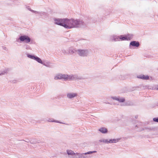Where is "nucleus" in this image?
<instances>
[{
    "instance_id": "nucleus-1",
    "label": "nucleus",
    "mask_w": 158,
    "mask_h": 158,
    "mask_svg": "<svg viewBox=\"0 0 158 158\" xmlns=\"http://www.w3.org/2000/svg\"><path fill=\"white\" fill-rule=\"evenodd\" d=\"M84 24V22L81 19L65 18L64 28L67 29L77 28L81 27Z\"/></svg>"
},
{
    "instance_id": "nucleus-12",
    "label": "nucleus",
    "mask_w": 158,
    "mask_h": 158,
    "mask_svg": "<svg viewBox=\"0 0 158 158\" xmlns=\"http://www.w3.org/2000/svg\"><path fill=\"white\" fill-rule=\"evenodd\" d=\"M130 48H131L130 46H133L138 47L139 46V42L135 41H133L130 43Z\"/></svg>"
},
{
    "instance_id": "nucleus-23",
    "label": "nucleus",
    "mask_w": 158,
    "mask_h": 158,
    "mask_svg": "<svg viewBox=\"0 0 158 158\" xmlns=\"http://www.w3.org/2000/svg\"><path fill=\"white\" fill-rule=\"evenodd\" d=\"M48 121L49 122H55V123H62V124L63 123L60 122L56 120H54L53 119H49L48 120Z\"/></svg>"
},
{
    "instance_id": "nucleus-19",
    "label": "nucleus",
    "mask_w": 158,
    "mask_h": 158,
    "mask_svg": "<svg viewBox=\"0 0 158 158\" xmlns=\"http://www.w3.org/2000/svg\"><path fill=\"white\" fill-rule=\"evenodd\" d=\"M8 71V70L7 69H5L0 71V76H2L7 73Z\"/></svg>"
},
{
    "instance_id": "nucleus-15",
    "label": "nucleus",
    "mask_w": 158,
    "mask_h": 158,
    "mask_svg": "<svg viewBox=\"0 0 158 158\" xmlns=\"http://www.w3.org/2000/svg\"><path fill=\"white\" fill-rule=\"evenodd\" d=\"M42 64L47 67L50 68L52 66V63L48 61L45 62L43 61V64Z\"/></svg>"
},
{
    "instance_id": "nucleus-24",
    "label": "nucleus",
    "mask_w": 158,
    "mask_h": 158,
    "mask_svg": "<svg viewBox=\"0 0 158 158\" xmlns=\"http://www.w3.org/2000/svg\"><path fill=\"white\" fill-rule=\"evenodd\" d=\"M126 35V37H127V40H130L131 39L133 38V35L132 34H127V35Z\"/></svg>"
},
{
    "instance_id": "nucleus-4",
    "label": "nucleus",
    "mask_w": 158,
    "mask_h": 158,
    "mask_svg": "<svg viewBox=\"0 0 158 158\" xmlns=\"http://www.w3.org/2000/svg\"><path fill=\"white\" fill-rule=\"evenodd\" d=\"M96 151H89L84 153H76V155L72 157V158H88L87 156H85V155L87 154H91L92 153L97 152Z\"/></svg>"
},
{
    "instance_id": "nucleus-7",
    "label": "nucleus",
    "mask_w": 158,
    "mask_h": 158,
    "mask_svg": "<svg viewBox=\"0 0 158 158\" xmlns=\"http://www.w3.org/2000/svg\"><path fill=\"white\" fill-rule=\"evenodd\" d=\"M27 56L28 58H29L35 60L39 63H40L41 64H43V62L44 61H43L41 59L37 56L27 54Z\"/></svg>"
},
{
    "instance_id": "nucleus-11",
    "label": "nucleus",
    "mask_w": 158,
    "mask_h": 158,
    "mask_svg": "<svg viewBox=\"0 0 158 158\" xmlns=\"http://www.w3.org/2000/svg\"><path fill=\"white\" fill-rule=\"evenodd\" d=\"M98 131L102 134H106L108 132L107 129L104 127H102L99 128Z\"/></svg>"
},
{
    "instance_id": "nucleus-5",
    "label": "nucleus",
    "mask_w": 158,
    "mask_h": 158,
    "mask_svg": "<svg viewBox=\"0 0 158 158\" xmlns=\"http://www.w3.org/2000/svg\"><path fill=\"white\" fill-rule=\"evenodd\" d=\"M77 53L80 56L85 57L89 55L90 51L87 49H79L77 50Z\"/></svg>"
},
{
    "instance_id": "nucleus-13",
    "label": "nucleus",
    "mask_w": 158,
    "mask_h": 158,
    "mask_svg": "<svg viewBox=\"0 0 158 158\" xmlns=\"http://www.w3.org/2000/svg\"><path fill=\"white\" fill-rule=\"evenodd\" d=\"M137 77L139 78H140L143 80H148L149 79V77L148 76L144 75L142 74L138 75Z\"/></svg>"
},
{
    "instance_id": "nucleus-25",
    "label": "nucleus",
    "mask_w": 158,
    "mask_h": 158,
    "mask_svg": "<svg viewBox=\"0 0 158 158\" xmlns=\"http://www.w3.org/2000/svg\"><path fill=\"white\" fill-rule=\"evenodd\" d=\"M27 8L28 10H29L31 11V12H32L33 13H39L37 11L31 10L30 8H29V6L27 7Z\"/></svg>"
},
{
    "instance_id": "nucleus-27",
    "label": "nucleus",
    "mask_w": 158,
    "mask_h": 158,
    "mask_svg": "<svg viewBox=\"0 0 158 158\" xmlns=\"http://www.w3.org/2000/svg\"><path fill=\"white\" fill-rule=\"evenodd\" d=\"M3 49H4L5 50H7V48L6 47H3Z\"/></svg>"
},
{
    "instance_id": "nucleus-22",
    "label": "nucleus",
    "mask_w": 158,
    "mask_h": 158,
    "mask_svg": "<svg viewBox=\"0 0 158 158\" xmlns=\"http://www.w3.org/2000/svg\"><path fill=\"white\" fill-rule=\"evenodd\" d=\"M149 89H156L158 90V85H153L152 87L149 88Z\"/></svg>"
},
{
    "instance_id": "nucleus-20",
    "label": "nucleus",
    "mask_w": 158,
    "mask_h": 158,
    "mask_svg": "<svg viewBox=\"0 0 158 158\" xmlns=\"http://www.w3.org/2000/svg\"><path fill=\"white\" fill-rule=\"evenodd\" d=\"M98 141L100 143L108 144V139H99Z\"/></svg>"
},
{
    "instance_id": "nucleus-26",
    "label": "nucleus",
    "mask_w": 158,
    "mask_h": 158,
    "mask_svg": "<svg viewBox=\"0 0 158 158\" xmlns=\"http://www.w3.org/2000/svg\"><path fill=\"white\" fill-rule=\"evenodd\" d=\"M153 120L154 122H158V118H153Z\"/></svg>"
},
{
    "instance_id": "nucleus-8",
    "label": "nucleus",
    "mask_w": 158,
    "mask_h": 158,
    "mask_svg": "<svg viewBox=\"0 0 158 158\" xmlns=\"http://www.w3.org/2000/svg\"><path fill=\"white\" fill-rule=\"evenodd\" d=\"M78 94L76 93L69 92L67 94L66 96L68 98L72 99L77 96Z\"/></svg>"
},
{
    "instance_id": "nucleus-16",
    "label": "nucleus",
    "mask_w": 158,
    "mask_h": 158,
    "mask_svg": "<svg viewBox=\"0 0 158 158\" xmlns=\"http://www.w3.org/2000/svg\"><path fill=\"white\" fill-rule=\"evenodd\" d=\"M77 50L75 48H72L70 47L68 49L69 52V54H72L73 53H77Z\"/></svg>"
},
{
    "instance_id": "nucleus-14",
    "label": "nucleus",
    "mask_w": 158,
    "mask_h": 158,
    "mask_svg": "<svg viewBox=\"0 0 158 158\" xmlns=\"http://www.w3.org/2000/svg\"><path fill=\"white\" fill-rule=\"evenodd\" d=\"M120 139H108V143H115L119 141Z\"/></svg>"
},
{
    "instance_id": "nucleus-3",
    "label": "nucleus",
    "mask_w": 158,
    "mask_h": 158,
    "mask_svg": "<svg viewBox=\"0 0 158 158\" xmlns=\"http://www.w3.org/2000/svg\"><path fill=\"white\" fill-rule=\"evenodd\" d=\"M61 79L64 81L73 80L74 79H78L77 76L76 75H68L62 74Z\"/></svg>"
},
{
    "instance_id": "nucleus-6",
    "label": "nucleus",
    "mask_w": 158,
    "mask_h": 158,
    "mask_svg": "<svg viewBox=\"0 0 158 158\" xmlns=\"http://www.w3.org/2000/svg\"><path fill=\"white\" fill-rule=\"evenodd\" d=\"M65 18L60 19L55 18L53 19L54 24L63 27H64Z\"/></svg>"
},
{
    "instance_id": "nucleus-18",
    "label": "nucleus",
    "mask_w": 158,
    "mask_h": 158,
    "mask_svg": "<svg viewBox=\"0 0 158 158\" xmlns=\"http://www.w3.org/2000/svg\"><path fill=\"white\" fill-rule=\"evenodd\" d=\"M62 73H58L55 75L54 79L55 80L61 79Z\"/></svg>"
},
{
    "instance_id": "nucleus-21",
    "label": "nucleus",
    "mask_w": 158,
    "mask_h": 158,
    "mask_svg": "<svg viewBox=\"0 0 158 158\" xmlns=\"http://www.w3.org/2000/svg\"><path fill=\"white\" fill-rule=\"evenodd\" d=\"M127 40L126 35L123 36V35H121L119 36V41L120 40Z\"/></svg>"
},
{
    "instance_id": "nucleus-9",
    "label": "nucleus",
    "mask_w": 158,
    "mask_h": 158,
    "mask_svg": "<svg viewBox=\"0 0 158 158\" xmlns=\"http://www.w3.org/2000/svg\"><path fill=\"white\" fill-rule=\"evenodd\" d=\"M114 100L118 101L119 102H123L125 101V98L120 96H112L110 98Z\"/></svg>"
},
{
    "instance_id": "nucleus-17",
    "label": "nucleus",
    "mask_w": 158,
    "mask_h": 158,
    "mask_svg": "<svg viewBox=\"0 0 158 158\" xmlns=\"http://www.w3.org/2000/svg\"><path fill=\"white\" fill-rule=\"evenodd\" d=\"M67 153L69 155L73 156V157L75 156L76 155V153H75L73 151L71 150H67Z\"/></svg>"
},
{
    "instance_id": "nucleus-2",
    "label": "nucleus",
    "mask_w": 158,
    "mask_h": 158,
    "mask_svg": "<svg viewBox=\"0 0 158 158\" xmlns=\"http://www.w3.org/2000/svg\"><path fill=\"white\" fill-rule=\"evenodd\" d=\"M19 39L21 42L25 43H30L31 44H34V41L31 40L29 36L27 35H20L19 37Z\"/></svg>"
},
{
    "instance_id": "nucleus-10",
    "label": "nucleus",
    "mask_w": 158,
    "mask_h": 158,
    "mask_svg": "<svg viewBox=\"0 0 158 158\" xmlns=\"http://www.w3.org/2000/svg\"><path fill=\"white\" fill-rule=\"evenodd\" d=\"M111 39L114 41H119V36L115 35H112L110 37Z\"/></svg>"
}]
</instances>
